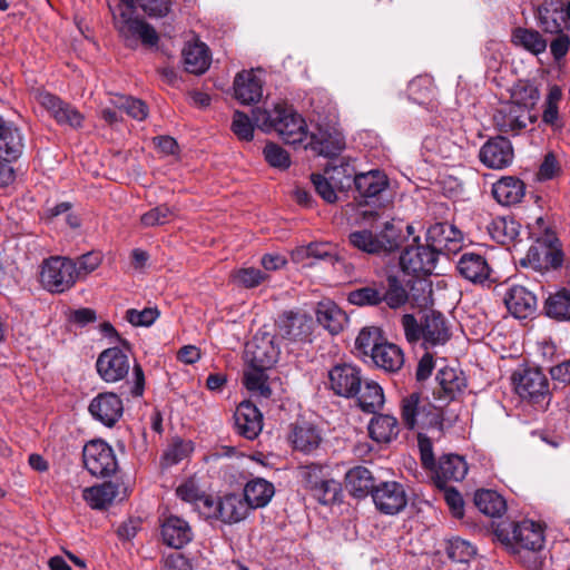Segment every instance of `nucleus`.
Returning a JSON list of instances; mask_svg holds the SVG:
<instances>
[{
	"label": "nucleus",
	"instance_id": "f257e3e1",
	"mask_svg": "<svg viewBox=\"0 0 570 570\" xmlns=\"http://www.w3.org/2000/svg\"><path fill=\"white\" fill-rule=\"evenodd\" d=\"M254 126L265 132L275 131L285 144L295 145L307 137L305 120L287 104L278 102L273 108H255L252 119L243 111L235 110L230 130L239 139L250 141Z\"/></svg>",
	"mask_w": 570,
	"mask_h": 570
},
{
	"label": "nucleus",
	"instance_id": "f03ea898",
	"mask_svg": "<svg viewBox=\"0 0 570 570\" xmlns=\"http://www.w3.org/2000/svg\"><path fill=\"white\" fill-rule=\"evenodd\" d=\"M401 325L406 341L412 345L420 344L426 351L444 346L452 336L449 320L435 309H424L419 317L404 314Z\"/></svg>",
	"mask_w": 570,
	"mask_h": 570
},
{
	"label": "nucleus",
	"instance_id": "7ed1b4c3",
	"mask_svg": "<svg viewBox=\"0 0 570 570\" xmlns=\"http://www.w3.org/2000/svg\"><path fill=\"white\" fill-rule=\"evenodd\" d=\"M348 242L362 253L385 256L399 250L405 242V236L402 225L392 219L386 220L376 233L366 228L350 233Z\"/></svg>",
	"mask_w": 570,
	"mask_h": 570
},
{
	"label": "nucleus",
	"instance_id": "20e7f679",
	"mask_svg": "<svg viewBox=\"0 0 570 570\" xmlns=\"http://www.w3.org/2000/svg\"><path fill=\"white\" fill-rule=\"evenodd\" d=\"M347 301L356 306H377L385 302L390 308H399L407 302L405 288L396 276L390 275L384 282L373 281L347 294Z\"/></svg>",
	"mask_w": 570,
	"mask_h": 570
},
{
	"label": "nucleus",
	"instance_id": "39448f33",
	"mask_svg": "<svg viewBox=\"0 0 570 570\" xmlns=\"http://www.w3.org/2000/svg\"><path fill=\"white\" fill-rule=\"evenodd\" d=\"M114 27L126 47H156L159 36L156 29L136 12L135 7H125L121 12H112Z\"/></svg>",
	"mask_w": 570,
	"mask_h": 570
},
{
	"label": "nucleus",
	"instance_id": "423d86ee",
	"mask_svg": "<svg viewBox=\"0 0 570 570\" xmlns=\"http://www.w3.org/2000/svg\"><path fill=\"white\" fill-rule=\"evenodd\" d=\"M495 535L502 543L511 547L514 553H521L522 550L535 552L544 543L541 528L531 521L502 522L495 529Z\"/></svg>",
	"mask_w": 570,
	"mask_h": 570
},
{
	"label": "nucleus",
	"instance_id": "0eeeda50",
	"mask_svg": "<svg viewBox=\"0 0 570 570\" xmlns=\"http://www.w3.org/2000/svg\"><path fill=\"white\" fill-rule=\"evenodd\" d=\"M557 242L558 239L554 234L547 233L543 238H538L529 247L525 256L520 259V264L534 271L560 267L563 261V253L554 246Z\"/></svg>",
	"mask_w": 570,
	"mask_h": 570
},
{
	"label": "nucleus",
	"instance_id": "6e6552de",
	"mask_svg": "<svg viewBox=\"0 0 570 570\" xmlns=\"http://www.w3.org/2000/svg\"><path fill=\"white\" fill-rule=\"evenodd\" d=\"M77 279L76 264L68 258L51 257L47 259L40 273V282L51 293H62Z\"/></svg>",
	"mask_w": 570,
	"mask_h": 570
},
{
	"label": "nucleus",
	"instance_id": "1a4fd4ad",
	"mask_svg": "<svg viewBox=\"0 0 570 570\" xmlns=\"http://www.w3.org/2000/svg\"><path fill=\"white\" fill-rule=\"evenodd\" d=\"M538 114L519 107L515 104L503 102L494 111L492 120L494 127L502 134L519 135L537 121Z\"/></svg>",
	"mask_w": 570,
	"mask_h": 570
},
{
	"label": "nucleus",
	"instance_id": "9d476101",
	"mask_svg": "<svg viewBox=\"0 0 570 570\" xmlns=\"http://www.w3.org/2000/svg\"><path fill=\"white\" fill-rule=\"evenodd\" d=\"M533 12L537 26L546 33H559L570 27V0H543Z\"/></svg>",
	"mask_w": 570,
	"mask_h": 570
},
{
	"label": "nucleus",
	"instance_id": "9b49d317",
	"mask_svg": "<svg viewBox=\"0 0 570 570\" xmlns=\"http://www.w3.org/2000/svg\"><path fill=\"white\" fill-rule=\"evenodd\" d=\"M82 458L86 469L94 476L107 478L117 471L115 453L105 441L95 440L87 443Z\"/></svg>",
	"mask_w": 570,
	"mask_h": 570
},
{
	"label": "nucleus",
	"instance_id": "f8f14e48",
	"mask_svg": "<svg viewBox=\"0 0 570 570\" xmlns=\"http://www.w3.org/2000/svg\"><path fill=\"white\" fill-rule=\"evenodd\" d=\"M246 358L249 365L261 368H272L278 361L281 351L276 336L268 332H258L246 344Z\"/></svg>",
	"mask_w": 570,
	"mask_h": 570
},
{
	"label": "nucleus",
	"instance_id": "ddd939ff",
	"mask_svg": "<svg viewBox=\"0 0 570 570\" xmlns=\"http://www.w3.org/2000/svg\"><path fill=\"white\" fill-rule=\"evenodd\" d=\"M438 254L426 242V245L407 246L400 256V265L403 272L415 276H428L436 267Z\"/></svg>",
	"mask_w": 570,
	"mask_h": 570
},
{
	"label": "nucleus",
	"instance_id": "4468645a",
	"mask_svg": "<svg viewBox=\"0 0 570 570\" xmlns=\"http://www.w3.org/2000/svg\"><path fill=\"white\" fill-rule=\"evenodd\" d=\"M515 392L522 399L539 402L549 394V382L540 368H522L512 375Z\"/></svg>",
	"mask_w": 570,
	"mask_h": 570
},
{
	"label": "nucleus",
	"instance_id": "2eb2a0df",
	"mask_svg": "<svg viewBox=\"0 0 570 570\" xmlns=\"http://www.w3.org/2000/svg\"><path fill=\"white\" fill-rule=\"evenodd\" d=\"M376 509L384 514H396L407 504V494L403 484L396 481L381 482L372 492Z\"/></svg>",
	"mask_w": 570,
	"mask_h": 570
},
{
	"label": "nucleus",
	"instance_id": "dca6fc26",
	"mask_svg": "<svg viewBox=\"0 0 570 570\" xmlns=\"http://www.w3.org/2000/svg\"><path fill=\"white\" fill-rule=\"evenodd\" d=\"M331 390L338 396L354 397L363 383L361 370L352 364H338L328 372Z\"/></svg>",
	"mask_w": 570,
	"mask_h": 570
},
{
	"label": "nucleus",
	"instance_id": "f3484780",
	"mask_svg": "<svg viewBox=\"0 0 570 570\" xmlns=\"http://www.w3.org/2000/svg\"><path fill=\"white\" fill-rule=\"evenodd\" d=\"M305 147H309L318 155L324 157H335L345 148V140L341 130L331 125H317L311 132L309 141Z\"/></svg>",
	"mask_w": 570,
	"mask_h": 570
},
{
	"label": "nucleus",
	"instance_id": "a211bd4d",
	"mask_svg": "<svg viewBox=\"0 0 570 570\" xmlns=\"http://www.w3.org/2000/svg\"><path fill=\"white\" fill-rule=\"evenodd\" d=\"M96 367L105 382L115 383L128 375L130 362L120 348L110 347L100 353Z\"/></svg>",
	"mask_w": 570,
	"mask_h": 570
},
{
	"label": "nucleus",
	"instance_id": "6ab92c4d",
	"mask_svg": "<svg viewBox=\"0 0 570 570\" xmlns=\"http://www.w3.org/2000/svg\"><path fill=\"white\" fill-rule=\"evenodd\" d=\"M276 335L291 342L306 341L312 333V320L293 311L282 313L275 323Z\"/></svg>",
	"mask_w": 570,
	"mask_h": 570
},
{
	"label": "nucleus",
	"instance_id": "aec40b11",
	"mask_svg": "<svg viewBox=\"0 0 570 570\" xmlns=\"http://www.w3.org/2000/svg\"><path fill=\"white\" fill-rule=\"evenodd\" d=\"M463 234L454 225L449 223H436L426 233V242L438 255H450L461 248Z\"/></svg>",
	"mask_w": 570,
	"mask_h": 570
},
{
	"label": "nucleus",
	"instance_id": "412c9836",
	"mask_svg": "<svg viewBox=\"0 0 570 570\" xmlns=\"http://www.w3.org/2000/svg\"><path fill=\"white\" fill-rule=\"evenodd\" d=\"M480 160L489 168L503 169L510 166L514 158L511 141L503 136L490 138L480 149Z\"/></svg>",
	"mask_w": 570,
	"mask_h": 570
},
{
	"label": "nucleus",
	"instance_id": "4be33fe9",
	"mask_svg": "<svg viewBox=\"0 0 570 570\" xmlns=\"http://www.w3.org/2000/svg\"><path fill=\"white\" fill-rule=\"evenodd\" d=\"M33 95L36 100L49 110L59 124H66L73 128L81 126L83 117L69 104L61 101L58 97L41 88L35 89Z\"/></svg>",
	"mask_w": 570,
	"mask_h": 570
},
{
	"label": "nucleus",
	"instance_id": "5701e85b",
	"mask_svg": "<svg viewBox=\"0 0 570 570\" xmlns=\"http://www.w3.org/2000/svg\"><path fill=\"white\" fill-rule=\"evenodd\" d=\"M435 380L438 386L433 390V396L444 404L454 401L466 387V379L463 372L456 368L443 367L439 370Z\"/></svg>",
	"mask_w": 570,
	"mask_h": 570
},
{
	"label": "nucleus",
	"instance_id": "b1692460",
	"mask_svg": "<svg viewBox=\"0 0 570 570\" xmlns=\"http://www.w3.org/2000/svg\"><path fill=\"white\" fill-rule=\"evenodd\" d=\"M348 167L346 173V186H351L353 181L358 197L367 199L380 195L389 186L387 177L380 170H370L367 173L354 174Z\"/></svg>",
	"mask_w": 570,
	"mask_h": 570
},
{
	"label": "nucleus",
	"instance_id": "393cba45",
	"mask_svg": "<svg viewBox=\"0 0 570 570\" xmlns=\"http://www.w3.org/2000/svg\"><path fill=\"white\" fill-rule=\"evenodd\" d=\"M89 412L106 426H112L122 415V401L112 392L100 393L91 401Z\"/></svg>",
	"mask_w": 570,
	"mask_h": 570
},
{
	"label": "nucleus",
	"instance_id": "a878e982",
	"mask_svg": "<svg viewBox=\"0 0 570 570\" xmlns=\"http://www.w3.org/2000/svg\"><path fill=\"white\" fill-rule=\"evenodd\" d=\"M237 432L248 440L255 439L263 428V416L250 401L242 402L234 414Z\"/></svg>",
	"mask_w": 570,
	"mask_h": 570
},
{
	"label": "nucleus",
	"instance_id": "bb28decb",
	"mask_svg": "<svg viewBox=\"0 0 570 570\" xmlns=\"http://www.w3.org/2000/svg\"><path fill=\"white\" fill-rule=\"evenodd\" d=\"M432 472L435 485L443 488L449 481L463 480L468 472V464L460 455L446 454L440 458Z\"/></svg>",
	"mask_w": 570,
	"mask_h": 570
},
{
	"label": "nucleus",
	"instance_id": "cd10ccee",
	"mask_svg": "<svg viewBox=\"0 0 570 570\" xmlns=\"http://www.w3.org/2000/svg\"><path fill=\"white\" fill-rule=\"evenodd\" d=\"M504 304L514 317L527 318L535 311L537 298L524 286L513 285L504 295Z\"/></svg>",
	"mask_w": 570,
	"mask_h": 570
},
{
	"label": "nucleus",
	"instance_id": "c85d7f7f",
	"mask_svg": "<svg viewBox=\"0 0 570 570\" xmlns=\"http://www.w3.org/2000/svg\"><path fill=\"white\" fill-rule=\"evenodd\" d=\"M161 537L166 546L181 549L193 539V531L188 522L176 515L165 519L161 524Z\"/></svg>",
	"mask_w": 570,
	"mask_h": 570
},
{
	"label": "nucleus",
	"instance_id": "c756f323",
	"mask_svg": "<svg viewBox=\"0 0 570 570\" xmlns=\"http://www.w3.org/2000/svg\"><path fill=\"white\" fill-rule=\"evenodd\" d=\"M250 508L244 497L239 494H227L217 500L215 508L216 519L225 523H236L244 520Z\"/></svg>",
	"mask_w": 570,
	"mask_h": 570
},
{
	"label": "nucleus",
	"instance_id": "7c9ffc66",
	"mask_svg": "<svg viewBox=\"0 0 570 570\" xmlns=\"http://www.w3.org/2000/svg\"><path fill=\"white\" fill-rule=\"evenodd\" d=\"M456 268L462 277L475 284L487 281L491 272L485 257L473 252L462 254Z\"/></svg>",
	"mask_w": 570,
	"mask_h": 570
},
{
	"label": "nucleus",
	"instance_id": "2f4dec72",
	"mask_svg": "<svg viewBox=\"0 0 570 570\" xmlns=\"http://www.w3.org/2000/svg\"><path fill=\"white\" fill-rule=\"evenodd\" d=\"M23 151L20 130L0 118V159L6 163L17 160Z\"/></svg>",
	"mask_w": 570,
	"mask_h": 570
},
{
	"label": "nucleus",
	"instance_id": "473e14b6",
	"mask_svg": "<svg viewBox=\"0 0 570 570\" xmlns=\"http://www.w3.org/2000/svg\"><path fill=\"white\" fill-rule=\"evenodd\" d=\"M375 479L372 472L362 465L348 470L345 475V488L354 498H365L375 489Z\"/></svg>",
	"mask_w": 570,
	"mask_h": 570
},
{
	"label": "nucleus",
	"instance_id": "72a5a7b5",
	"mask_svg": "<svg viewBox=\"0 0 570 570\" xmlns=\"http://www.w3.org/2000/svg\"><path fill=\"white\" fill-rule=\"evenodd\" d=\"M233 88L235 98L244 105L254 104L263 96L262 80L255 73H236Z\"/></svg>",
	"mask_w": 570,
	"mask_h": 570
},
{
	"label": "nucleus",
	"instance_id": "f704fd0d",
	"mask_svg": "<svg viewBox=\"0 0 570 570\" xmlns=\"http://www.w3.org/2000/svg\"><path fill=\"white\" fill-rule=\"evenodd\" d=\"M371 358L377 367L390 373L400 371L404 364L402 350L397 345L389 342H382L376 346Z\"/></svg>",
	"mask_w": 570,
	"mask_h": 570
},
{
	"label": "nucleus",
	"instance_id": "c9c22d12",
	"mask_svg": "<svg viewBox=\"0 0 570 570\" xmlns=\"http://www.w3.org/2000/svg\"><path fill=\"white\" fill-rule=\"evenodd\" d=\"M316 320L331 334H338L347 321L346 314L333 302L322 301L316 307Z\"/></svg>",
	"mask_w": 570,
	"mask_h": 570
},
{
	"label": "nucleus",
	"instance_id": "e433bc0d",
	"mask_svg": "<svg viewBox=\"0 0 570 570\" xmlns=\"http://www.w3.org/2000/svg\"><path fill=\"white\" fill-rule=\"evenodd\" d=\"M184 62L193 67V71H207L212 65V52L208 46L198 38L187 41L181 51Z\"/></svg>",
	"mask_w": 570,
	"mask_h": 570
},
{
	"label": "nucleus",
	"instance_id": "4c0bfd02",
	"mask_svg": "<svg viewBox=\"0 0 570 570\" xmlns=\"http://www.w3.org/2000/svg\"><path fill=\"white\" fill-rule=\"evenodd\" d=\"M492 195L502 205L517 204L524 196V184L512 176L503 177L493 184Z\"/></svg>",
	"mask_w": 570,
	"mask_h": 570
},
{
	"label": "nucleus",
	"instance_id": "58836bf2",
	"mask_svg": "<svg viewBox=\"0 0 570 570\" xmlns=\"http://www.w3.org/2000/svg\"><path fill=\"white\" fill-rule=\"evenodd\" d=\"M430 401L423 399L420 393L413 392L407 396L403 397L401 403V417L404 425L413 430L415 426L421 424V419L426 411V404Z\"/></svg>",
	"mask_w": 570,
	"mask_h": 570
},
{
	"label": "nucleus",
	"instance_id": "ea45409f",
	"mask_svg": "<svg viewBox=\"0 0 570 570\" xmlns=\"http://www.w3.org/2000/svg\"><path fill=\"white\" fill-rule=\"evenodd\" d=\"M511 42L534 56L543 53L548 47L547 40L538 30L524 27L512 30Z\"/></svg>",
	"mask_w": 570,
	"mask_h": 570
},
{
	"label": "nucleus",
	"instance_id": "a19ab883",
	"mask_svg": "<svg viewBox=\"0 0 570 570\" xmlns=\"http://www.w3.org/2000/svg\"><path fill=\"white\" fill-rule=\"evenodd\" d=\"M274 485L261 478L250 480L244 488V498L252 509L265 507L274 495Z\"/></svg>",
	"mask_w": 570,
	"mask_h": 570
},
{
	"label": "nucleus",
	"instance_id": "79ce46f5",
	"mask_svg": "<svg viewBox=\"0 0 570 570\" xmlns=\"http://www.w3.org/2000/svg\"><path fill=\"white\" fill-rule=\"evenodd\" d=\"M509 91V104H515L519 107L535 112V106L540 98V92L535 85L529 80H518L515 83H513Z\"/></svg>",
	"mask_w": 570,
	"mask_h": 570
},
{
	"label": "nucleus",
	"instance_id": "37998d69",
	"mask_svg": "<svg viewBox=\"0 0 570 570\" xmlns=\"http://www.w3.org/2000/svg\"><path fill=\"white\" fill-rule=\"evenodd\" d=\"M289 439L293 448L304 453L313 452L322 442L318 430L307 423L294 426Z\"/></svg>",
	"mask_w": 570,
	"mask_h": 570
},
{
	"label": "nucleus",
	"instance_id": "c03bdc74",
	"mask_svg": "<svg viewBox=\"0 0 570 570\" xmlns=\"http://www.w3.org/2000/svg\"><path fill=\"white\" fill-rule=\"evenodd\" d=\"M368 433L376 442L389 443L399 434L396 417L387 414L374 416L368 425Z\"/></svg>",
	"mask_w": 570,
	"mask_h": 570
},
{
	"label": "nucleus",
	"instance_id": "a18cd8bd",
	"mask_svg": "<svg viewBox=\"0 0 570 570\" xmlns=\"http://www.w3.org/2000/svg\"><path fill=\"white\" fill-rule=\"evenodd\" d=\"M358 406L363 412L376 413L384 404L382 387L374 381H365L357 393Z\"/></svg>",
	"mask_w": 570,
	"mask_h": 570
},
{
	"label": "nucleus",
	"instance_id": "49530a36",
	"mask_svg": "<svg viewBox=\"0 0 570 570\" xmlns=\"http://www.w3.org/2000/svg\"><path fill=\"white\" fill-rule=\"evenodd\" d=\"M474 504L483 514L492 518L501 517L507 510L505 500L492 490L476 491Z\"/></svg>",
	"mask_w": 570,
	"mask_h": 570
},
{
	"label": "nucleus",
	"instance_id": "de8ad7c7",
	"mask_svg": "<svg viewBox=\"0 0 570 570\" xmlns=\"http://www.w3.org/2000/svg\"><path fill=\"white\" fill-rule=\"evenodd\" d=\"M348 170V164L341 167H334L332 170V175L330 178L324 177L321 174H312L311 180L315 187L316 193L327 203L332 204L335 203L337 199V195L335 193V189L333 187V184L330 180L335 181V184L340 185V188H343L346 186L342 180L336 181L335 174L340 175L341 173L345 174Z\"/></svg>",
	"mask_w": 570,
	"mask_h": 570
},
{
	"label": "nucleus",
	"instance_id": "09e8293b",
	"mask_svg": "<svg viewBox=\"0 0 570 570\" xmlns=\"http://www.w3.org/2000/svg\"><path fill=\"white\" fill-rule=\"evenodd\" d=\"M118 494V487L111 482L83 490V499L94 509H105L115 500Z\"/></svg>",
	"mask_w": 570,
	"mask_h": 570
},
{
	"label": "nucleus",
	"instance_id": "8fccbe9b",
	"mask_svg": "<svg viewBox=\"0 0 570 570\" xmlns=\"http://www.w3.org/2000/svg\"><path fill=\"white\" fill-rule=\"evenodd\" d=\"M547 316L556 321L570 320V291L561 289L550 294L544 303Z\"/></svg>",
	"mask_w": 570,
	"mask_h": 570
},
{
	"label": "nucleus",
	"instance_id": "3c124183",
	"mask_svg": "<svg viewBox=\"0 0 570 570\" xmlns=\"http://www.w3.org/2000/svg\"><path fill=\"white\" fill-rule=\"evenodd\" d=\"M267 370L248 364V368L244 372L243 377L244 385L248 391L265 399L272 395V390L267 383Z\"/></svg>",
	"mask_w": 570,
	"mask_h": 570
},
{
	"label": "nucleus",
	"instance_id": "603ef678",
	"mask_svg": "<svg viewBox=\"0 0 570 570\" xmlns=\"http://www.w3.org/2000/svg\"><path fill=\"white\" fill-rule=\"evenodd\" d=\"M432 283L426 277L416 276L410 284V291L406 292L407 301H411L417 307H426L433 303Z\"/></svg>",
	"mask_w": 570,
	"mask_h": 570
},
{
	"label": "nucleus",
	"instance_id": "864d4df0",
	"mask_svg": "<svg viewBox=\"0 0 570 570\" xmlns=\"http://www.w3.org/2000/svg\"><path fill=\"white\" fill-rule=\"evenodd\" d=\"M298 471L305 489L311 493L331 474L330 468L320 463L302 465Z\"/></svg>",
	"mask_w": 570,
	"mask_h": 570
},
{
	"label": "nucleus",
	"instance_id": "5fc2aeb1",
	"mask_svg": "<svg viewBox=\"0 0 570 570\" xmlns=\"http://www.w3.org/2000/svg\"><path fill=\"white\" fill-rule=\"evenodd\" d=\"M111 102L137 120H144L148 116L147 105L142 100L131 96L117 95Z\"/></svg>",
	"mask_w": 570,
	"mask_h": 570
},
{
	"label": "nucleus",
	"instance_id": "6e6d98bb",
	"mask_svg": "<svg viewBox=\"0 0 570 570\" xmlns=\"http://www.w3.org/2000/svg\"><path fill=\"white\" fill-rule=\"evenodd\" d=\"M382 343L381 330L379 327H364L355 341L356 348L364 355L370 356L374 353L376 346Z\"/></svg>",
	"mask_w": 570,
	"mask_h": 570
},
{
	"label": "nucleus",
	"instance_id": "4d7b16f0",
	"mask_svg": "<svg viewBox=\"0 0 570 570\" xmlns=\"http://www.w3.org/2000/svg\"><path fill=\"white\" fill-rule=\"evenodd\" d=\"M341 492V484L331 478V474L322 481L312 495L322 504H332L337 501Z\"/></svg>",
	"mask_w": 570,
	"mask_h": 570
},
{
	"label": "nucleus",
	"instance_id": "13d9d810",
	"mask_svg": "<svg viewBox=\"0 0 570 570\" xmlns=\"http://www.w3.org/2000/svg\"><path fill=\"white\" fill-rule=\"evenodd\" d=\"M475 552L474 547L460 538L450 540L446 547L448 557L454 562H469Z\"/></svg>",
	"mask_w": 570,
	"mask_h": 570
},
{
	"label": "nucleus",
	"instance_id": "bf43d9fd",
	"mask_svg": "<svg viewBox=\"0 0 570 570\" xmlns=\"http://www.w3.org/2000/svg\"><path fill=\"white\" fill-rule=\"evenodd\" d=\"M263 155L267 164L274 168L287 169L291 166L288 153L275 142H267Z\"/></svg>",
	"mask_w": 570,
	"mask_h": 570
},
{
	"label": "nucleus",
	"instance_id": "052dcab7",
	"mask_svg": "<svg viewBox=\"0 0 570 570\" xmlns=\"http://www.w3.org/2000/svg\"><path fill=\"white\" fill-rule=\"evenodd\" d=\"M193 451L190 442L175 440L163 455L166 465H174L184 460Z\"/></svg>",
	"mask_w": 570,
	"mask_h": 570
},
{
	"label": "nucleus",
	"instance_id": "680f3d73",
	"mask_svg": "<svg viewBox=\"0 0 570 570\" xmlns=\"http://www.w3.org/2000/svg\"><path fill=\"white\" fill-rule=\"evenodd\" d=\"M173 215L174 212L167 205H160L145 213L140 220L144 226L154 227L166 224Z\"/></svg>",
	"mask_w": 570,
	"mask_h": 570
},
{
	"label": "nucleus",
	"instance_id": "e2e57ef3",
	"mask_svg": "<svg viewBox=\"0 0 570 570\" xmlns=\"http://www.w3.org/2000/svg\"><path fill=\"white\" fill-rule=\"evenodd\" d=\"M158 316V309L149 307L144 308L142 311L130 308L126 312V320L134 326H149Z\"/></svg>",
	"mask_w": 570,
	"mask_h": 570
},
{
	"label": "nucleus",
	"instance_id": "0e129e2a",
	"mask_svg": "<svg viewBox=\"0 0 570 570\" xmlns=\"http://www.w3.org/2000/svg\"><path fill=\"white\" fill-rule=\"evenodd\" d=\"M141 10L151 18H161L169 13L171 0H136Z\"/></svg>",
	"mask_w": 570,
	"mask_h": 570
},
{
	"label": "nucleus",
	"instance_id": "69168bd1",
	"mask_svg": "<svg viewBox=\"0 0 570 570\" xmlns=\"http://www.w3.org/2000/svg\"><path fill=\"white\" fill-rule=\"evenodd\" d=\"M426 411L423 414L421 419V426L422 428H436L439 430H442L443 428V421H444V414L441 406H436L432 404L431 402L426 404Z\"/></svg>",
	"mask_w": 570,
	"mask_h": 570
},
{
	"label": "nucleus",
	"instance_id": "338daca9",
	"mask_svg": "<svg viewBox=\"0 0 570 570\" xmlns=\"http://www.w3.org/2000/svg\"><path fill=\"white\" fill-rule=\"evenodd\" d=\"M417 445L420 450L421 455V462L422 465L425 469H429L432 471L435 468V459L433 454V446L430 438H428L425 434L419 433L417 434Z\"/></svg>",
	"mask_w": 570,
	"mask_h": 570
},
{
	"label": "nucleus",
	"instance_id": "774afa93",
	"mask_svg": "<svg viewBox=\"0 0 570 570\" xmlns=\"http://www.w3.org/2000/svg\"><path fill=\"white\" fill-rule=\"evenodd\" d=\"M440 489L443 490L444 500L448 503L452 514L455 518H462L464 502L461 494L454 488L446 487L445 484Z\"/></svg>",
	"mask_w": 570,
	"mask_h": 570
}]
</instances>
